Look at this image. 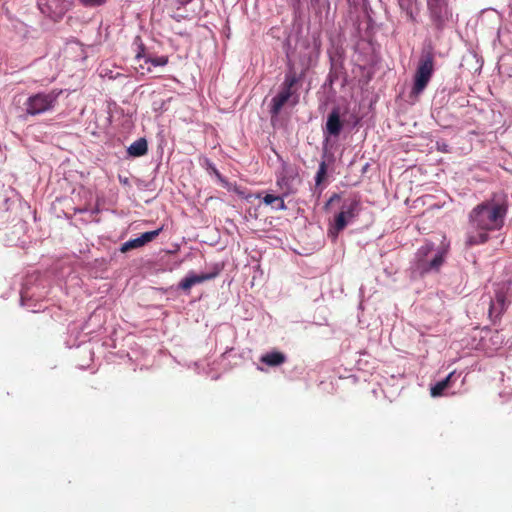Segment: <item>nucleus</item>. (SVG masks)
Wrapping results in <instances>:
<instances>
[{
    "instance_id": "obj_1",
    "label": "nucleus",
    "mask_w": 512,
    "mask_h": 512,
    "mask_svg": "<svg viewBox=\"0 0 512 512\" xmlns=\"http://www.w3.org/2000/svg\"><path fill=\"white\" fill-rule=\"evenodd\" d=\"M507 209L504 205L493 201L478 204L469 214L471 231L467 233L468 247L488 241V231L498 230L503 226Z\"/></svg>"
},
{
    "instance_id": "obj_2",
    "label": "nucleus",
    "mask_w": 512,
    "mask_h": 512,
    "mask_svg": "<svg viewBox=\"0 0 512 512\" xmlns=\"http://www.w3.org/2000/svg\"><path fill=\"white\" fill-rule=\"evenodd\" d=\"M446 250L435 249L432 242H426L416 252L415 266L421 275L438 272L445 260Z\"/></svg>"
},
{
    "instance_id": "obj_3",
    "label": "nucleus",
    "mask_w": 512,
    "mask_h": 512,
    "mask_svg": "<svg viewBox=\"0 0 512 512\" xmlns=\"http://www.w3.org/2000/svg\"><path fill=\"white\" fill-rule=\"evenodd\" d=\"M435 71V60L433 52L424 50L420 56L417 68L413 77L411 95H420L428 86Z\"/></svg>"
},
{
    "instance_id": "obj_4",
    "label": "nucleus",
    "mask_w": 512,
    "mask_h": 512,
    "mask_svg": "<svg viewBox=\"0 0 512 512\" xmlns=\"http://www.w3.org/2000/svg\"><path fill=\"white\" fill-rule=\"evenodd\" d=\"M61 94V89H53L48 93L39 92L29 96L25 102L26 114L36 116L52 110Z\"/></svg>"
},
{
    "instance_id": "obj_5",
    "label": "nucleus",
    "mask_w": 512,
    "mask_h": 512,
    "mask_svg": "<svg viewBox=\"0 0 512 512\" xmlns=\"http://www.w3.org/2000/svg\"><path fill=\"white\" fill-rule=\"evenodd\" d=\"M360 211V201L353 199L349 202L345 201L340 212L335 216L334 224L329 232L337 237L338 233L345 229L349 222L355 219Z\"/></svg>"
},
{
    "instance_id": "obj_6",
    "label": "nucleus",
    "mask_w": 512,
    "mask_h": 512,
    "mask_svg": "<svg viewBox=\"0 0 512 512\" xmlns=\"http://www.w3.org/2000/svg\"><path fill=\"white\" fill-rule=\"evenodd\" d=\"M295 94V91L287 90L286 88L281 86L280 91L276 96L271 99L270 103V114L272 117H277L283 106L290 100V98Z\"/></svg>"
},
{
    "instance_id": "obj_7",
    "label": "nucleus",
    "mask_w": 512,
    "mask_h": 512,
    "mask_svg": "<svg viewBox=\"0 0 512 512\" xmlns=\"http://www.w3.org/2000/svg\"><path fill=\"white\" fill-rule=\"evenodd\" d=\"M507 291L508 286L506 284L499 285L495 290V302L491 301L490 303V314H492L493 311L502 314L506 310Z\"/></svg>"
},
{
    "instance_id": "obj_8",
    "label": "nucleus",
    "mask_w": 512,
    "mask_h": 512,
    "mask_svg": "<svg viewBox=\"0 0 512 512\" xmlns=\"http://www.w3.org/2000/svg\"><path fill=\"white\" fill-rule=\"evenodd\" d=\"M216 275L217 273L189 274L180 281L179 288L184 291H189L192 286L211 280L215 278Z\"/></svg>"
},
{
    "instance_id": "obj_9",
    "label": "nucleus",
    "mask_w": 512,
    "mask_h": 512,
    "mask_svg": "<svg viewBox=\"0 0 512 512\" xmlns=\"http://www.w3.org/2000/svg\"><path fill=\"white\" fill-rule=\"evenodd\" d=\"M428 8L430 10L431 17L438 24H441L447 17V6L444 0H429Z\"/></svg>"
},
{
    "instance_id": "obj_10",
    "label": "nucleus",
    "mask_w": 512,
    "mask_h": 512,
    "mask_svg": "<svg viewBox=\"0 0 512 512\" xmlns=\"http://www.w3.org/2000/svg\"><path fill=\"white\" fill-rule=\"evenodd\" d=\"M342 122L338 109H333L328 115L326 131L329 135L338 136L342 130Z\"/></svg>"
},
{
    "instance_id": "obj_11",
    "label": "nucleus",
    "mask_w": 512,
    "mask_h": 512,
    "mask_svg": "<svg viewBox=\"0 0 512 512\" xmlns=\"http://www.w3.org/2000/svg\"><path fill=\"white\" fill-rule=\"evenodd\" d=\"M260 361L267 366L277 367L286 362V356L279 351H271L261 356Z\"/></svg>"
},
{
    "instance_id": "obj_12",
    "label": "nucleus",
    "mask_w": 512,
    "mask_h": 512,
    "mask_svg": "<svg viewBox=\"0 0 512 512\" xmlns=\"http://www.w3.org/2000/svg\"><path fill=\"white\" fill-rule=\"evenodd\" d=\"M148 151V143L145 138H139L133 142L127 149V152L132 157H141Z\"/></svg>"
},
{
    "instance_id": "obj_13",
    "label": "nucleus",
    "mask_w": 512,
    "mask_h": 512,
    "mask_svg": "<svg viewBox=\"0 0 512 512\" xmlns=\"http://www.w3.org/2000/svg\"><path fill=\"white\" fill-rule=\"evenodd\" d=\"M455 372H451L445 379L437 382L434 386L431 387V395L433 397L441 396L443 391L449 387L450 381L454 376Z\"/></svg>"
},
{
    "instance_id": "obj_14",
    "label": "nucleus",
    "mask_w": 512,
    "mask_h": 512,
    "mask_svg": "<svg viewBox=\"0 0 512 512\" xmlns=\"http://www.w3.org/2000/svg\"><path fill=\"white\" fill-rule=\"evenodd\" d=\"M298 82H299V77H297L296 73L293 71H289L285 75V79H284L283 83L281 84V86L286 88L287 90L296 92V89H294V87L297 85Z\"/></svg>"
},
{
    "instance_id": "obj_15",
    "label": "nucleus",
    "mask_w": 512,
    "mask_h": 512,
    "mask_svg": "<svg viewBox=\"0 0 512 512\" xmlns=\"http://www.w3.org/2000/svg\"><path fill=\"white\" fill-rule=\"evenodd\" d=\"M144 246L141 239L139 237L137 238H134V239H130L128 240L127 242L123 243L121 248H120V251L122 253H125V252H128L132 249H136V248H139V247H142Z\"/></svg>"
},
{
    "instance_id": "obj_16",
    "label": "nucleus",
    "mask_w": 512,
    "mask_h": 512,
    "mask_svg": "<svg viewBox=\"0 0 512 512\" xmlns=\"http://www.w3.org/2000/svg\"><path fill=\"white\" fill-rule=\"evenodd\" d=\"M162 231V228H159L157 230L148 231L143 233L139 238L141 239L143 245L147 244L148 242H151L154 240Z\"/></svg>"
},
{
    "instance_id": "obj_17",
    "label": "nucleus",
    "mask_w": 512,
    "mask_h": 512,
    "mask_svg": "<svg viewBox=\"0 0 512 512\" xmlns=\"http://www.w3.org/2000/svg\"><path fill=\"white\" fill-rule=\"evenodd\" d=\"M162 231V228H159L157 230L148 231L143 233L139 238L141 239L143 245L147 244L148 242H151L154 240Z\"/></svg>"
},
{
    "instance_id": "obj_18",
    "label": "nucleus",
    "mask_w": 512,
    "mask_h": 512,
    "mask_svg": "<svg viewBox=\"0 0 512 512\" xmlns=\"http://www.w3.org/2000/svg\"><path fill=\"white\" fill-rule=\"evenodd\" d=\"M85 6L98 7L106 3L107 0H80Z\"/></svg>"
},
{
    "instance_id": "obj_19",
    "label": "nucleus",
    "mask_w": 512,
    "mask_h": 512,
    "mask_svg": "<svg viewBox=\"0 0 512 512\" xmlns=\"http://www.w3.org/2000/svg\"><path fill=\"white\" fill-rule=\"evenodd\" d=\"M326 175V165L324 162L320 164L319 170L316 175V183L319 184L323 180L324 176Z\"/></svg>"
},
{
    "instance_id": "obj_20",
    "label": "nucleus",
    "mask_w": 512,
    "mask_h": 512,
    "mask_svg": "<svg viewBox=\"0 0 512 512\" xmlns=\"http://www.w3.org/2000/svg\"><path fill=\"white\" fill-rule=\"evenodd\" d=\"M213 174L217 177L218 181L224 186L228 187V181L221 175V173L215 168L211 167Z\"/></svg>"
},
{
    "instance_id": "obj_21",
    "label": "nucleus",
    "mask_w": 512,
    "mask_h": 512,
    "mask_svg": "<svg viewBox=\"0 0 512 512\" xmlns=\"http://www.w3.org/2000/svg\"><path fill=\"white\" fill-rule=\"evenodd\" d=\"M276 200H278V196H275V195H272V194H266L264 196V198H263V202L266 205H271V204L275 203Z\"/></svg>"
},
{
    "instance_id": "obj_22",
    "label": "nucleus",
    "mask_w": 512,
    "mask_h": 512,
    "mask_svg": "<svg viewBox=\"0 0 512 512\" xmlns=\"http://www.w3.org/2000/svg\"><path fill=\"white\" fill-rule=\"evenodd\" d=\"M151 62L154 66H164L167 64V58L158 57V58L152 59Z\"/></svg>"
},
{
    "instance_id": "obj_23",
    "label": "nucleus",
    "mask_w": 512,
    "mask_h": 512,
    "mask_svg": "<svg viewBox=\"0 0 512 512\" xmlns=\"http://www.w3.org/2000/svg\"><path fill=\"white\" fill-rule=\"evenodd\" d=\"M276 206L275 208L278 209V210H285L286 209V204L284 202V200L278 196V200H276Z\"/></svg>"
},
{
    "instance_id": "obj_24",
    "label": "nucleus",
    "mask_w": 512,
    "mask_h": 512,
    "mask_svg": "<svg viewBox=\"0 0 512 512\" xmlns=\"http://www.w3.org/2000/svg\"><path fill=\"white\" fill-rule=\"evenodd\" d=\"M339 199H340V196H339L338 194H333V195L330 197V199H329V201H328V204H330V203H332V202H334V201H336V200H339Z\"/></svg>"
},
{
    "instance_id": "obj_25",
    "label": "nucleus",
    "mask_w": 512,
    "mask_h": 512,
    "mask_svg": "<svg viewBox=\"0 0 512 512\" xmlns=\"http://www.w3.org/2000/svg\"><path fill=\"white\" fill-rule=\"evenodd\" d=\"M297 96L295 97V99L293 100L292 104L295 105L297 103Z\"/></svg>"
}]
</instances>
